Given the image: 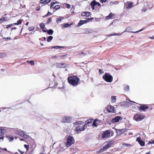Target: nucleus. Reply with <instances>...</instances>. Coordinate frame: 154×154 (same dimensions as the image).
I'll return each mask as SVG.
<instances>
[{"label":"nucleus","instance_id":"24","mask_svg":"<svg viewBox=\"0 0 154 154\" xmlns=\"http://www.w3.org/2000/svg\"><path fill=\"white\" fill-rule=\"evenodd\" d=\"M97 2L95 1H93L91 3V7H93L94 6L96 5Z\"/></svg>","mask_w":154,"mask_h":154},{"label":"nucleus","instance_id":"40","mask_svg":"<svg viewBox=\"0 0 154 154\" xmlns=\"http://www.w3.org/2000/svg\"><path fill=\"white\" fill-rule=\"evenodd\" d=\"M131 146V144H124L122 145V146L123 147L125 146L128 147L130 146Z\"/></svg>","mask_w":154,"mask_h":154},{"label":"nucleus","instance_id":"49","mask_svg":"<svg viewBox=\"0 0 154 154\" xmlns=\"http://www.w3.org/2000/svg\"><path fill=\"white\" fill-rule=\"evenodd\" d=\"M24 147L27 150L29 148V146L28 145H27L26 144H25L24 145Z\"/></svg>","mask_w":154,"mask_h":154},{"label":"nucleus","instance_id":"44","mask_svg":"<svg viewBox=\"0 0 154 154\" xmlns=\"http://www.w3.org/2000/svg\"><path fill=\"white\" fill-rule=\"evenodd\" d=\"M6 18H5V17H3L2 18H1L0 19V20L1 21H2V22H5V20H6Z\"/></svg>","mask_w":154,"mask_h":154},{"label":"nucleus","instance_id":"18","mask_svg":"<svg viewBox=\"0 0 154 154\" xmlns=\"http://www.w3.org/2000/svg\"><path fill=\"white\" fill-rule=\"evenodd\" d=\"M40 28L42 29L43 31L44 32H46V30L44 29L45 25L43 23H41L40 24Z\"/></svg>","mask_w":154,"mask_h":154},{"label":"nucleus","instance_id":"42","mask_svg":"<svg viewBox=\"0 0 154 154\" xmlns=\"http://www.w3.org/2000/svg\"><path fill=\"white\" fill-rule=\"evenodd\" d=\"M96 119H95L93 123V126H95V127H97V123H96Z\"/></svg>","mask_w":154,"mask_h":154},{"label":"nucleus","instance_id":"13","mask_svg":"<svg viewBox=\"0 0 154 154\" xmlns=\"http://www.w3.org/2000/svg\"><path fill=\"white\" fill-rule=\"evenodd\" d=\"M130 30V27H128L126 28L125 30L123 32V33H124V32H132V33H137L138 32H140L143 31V29H141L140 30L138 31H137L136 32H133V31L130 32L129 31V30Z\"/></svg>","mask_w":154,"mask_h":154},{"label":"nucleus","instance_id":"5","mask_svg":"<svg viewBox=\"0 0 154 154\" xmlns=\"http://www.w3.org/2000/svg\"><path fill=\"white\" fill-rule=\"evenodd\" d=\"M75 142V140L74 138L72 136L69 135L67 137L66 145L68 147L74 144Z\"/></svg>","mask_w":154,"mask_h":154},{"label":"nucleus","instance_id":"17","mask_svg":"<svg viewBox=\"0 0 154 154\" xmlns=\"http://www.w3.org/2000/svg\"><path fill=\"white\" fill-rule=\"evenodd\" d=\"M51 0H40V3L42 4H46L50 2Z\"/></svg>","mask_w":154,"mask_h":154},{"label":"nucleus","instance_id":"56","mask_svg":"<svg viewBox=\"0 0 154 154\" xmlns=\"http://www.w3.org/2000/svg\"><path fill=\"white\" fill-rule=\"evenodd\" d=\"M132 102V103H135V102H134V101H131V100H129L128 101H127V103H128V104H129V102Z\"/></svg>","mask_w":154,"mask_h":154},{"label":"nucleus","instance_id":"14","mask_svg":"<svg viewBox=\"0 0 154 154\" xmlns=\"http://www.w3.org/2000/svg\"><path fill=\"white\" fill-rule=\"evenodd\" d=\"M107 110L109 112H114V106L110 105L108 106Z\"/></svg>","mask_w":154,"mask_h":154},{"label":"nucleus","instance_id":"55","mask_svg":"<svg viewBox=\"0 0 154 154\" xmlns=\"http://www.w3.org/2000/svg\"><path fill=\"white\" fill-rule=\"evenodd\" d=\"M149 38L151 39H154V35L151 37H149Z\"/></svg>","mask_w":154,"mask_h":154},{"label":"nucleus","instance_id":"21","mask_svg":"<svg viewBox=\"0 0 154 154\" xmlns=\"http://www.w3.org/2000/svg\"><path fill=\"white\" fill-rule=\"evenodd\" d=\"M92 30L91 29H87L85 32V33L88 34L89 33H91L92 32Z\"/></svg>","mask_w":154,"mask_h":154},{"label":"nucleus","instance_id":"32","mask_svg":"<svg viewBox=\"0 0 154 154\" xmlns=\"http://www.w3.org/2000/svg\"><path fill=\"white\" fill-rule=\"evenodd\" d=\"M58 2H52V3L51 4V6H50V8L51 9L52 8H54V7L55 6H54V5L56 3H57Z\"/></svg>","mask_w":154,"mask_h":154},{"label":"nucleus","instance_id":"64","mask_svg":"<svg viewBox=\"0 0 154 154\" xmlns=\"http://www.w3.org/2000/svg\"><path fill=\"white\" fill-rule=\"evenodd\" d=\"M17 29V28L15 27H13V28H11V30H12L13 29Z\"/></svg>","mask_w":154,"mask_h":154},{"label":"nucleus","instance_id":"36","mask_svg":"<svg viewBox=\"0 0 154 154\" xmlns=\"http://www.w3.org/2000/svg\"><path fill=\"white\" fill-rule=\"evenodd\" d=\"M61 20H62V19L61 17H60L56 19V22H57L58 23L60 22L61 21Z\"/></svg>","mask_w":154,"mask_h":154},{"label":"nucleus","instance_id":"31","mask_svg":"<svg viewBox=\"0 0 154 154\" xmlns=\"http://www.w3.org/2000/svg\"><path fill=\"white\" fill-rule=\"evenodd\" d=\"M65 47L64 46H51L50 48H64Z\"/></svg>","mask_w":154,"mask_h":154},{"label":"nucleus","instance_id":"10","mask_svg":"<svg viewBox=\"0 0 154 154\" xmlns=\"http://www.w3.org/2000/svg\"><path fill=\"white\" fill-rule=\"evenodd\" d=\"M72 120V118L70 117H64L62 120L63 123H70Z\"/></svg>","mask_w":154,"mask_h":154},{"label":"nucleus","instance_id":"61","mask_svg":"<svg viewBox=\"0 0 154 154\" xmlns=\"http://www.w3.org/2000/svg\"><path fill=\"white\" fill-rule=\"evenodd\" d=\"M12 24H13V25H20V23H13Z\"/></svg>","mask_w":154,"mask_h":154},{"label":"nucleus","instance_id":"7","mask_svg":"<svg viewBox=\"0 0 154 154\" xmlns=\"http://www.w3.org/2000/svg\"><path fill=\"white\" fill-rule=\"evenodd\" d=\"M122 117L121 116H116L113 118L111 120V122L112 124H114L115 123L118 122L119 120H122Z\"/></svg>","mask_w":154,"mask_h":154},{"label":"nucleus","instance_id":"3","mask_svg":"<svg viewBox=\"0 0 154 154\" xmlns=\"http://www.w3.org/2000/svg\"><path fill=\"white\" fill-rule=\"evenodd\" d=\"M114 142L111 140L108 142L106 144L103 146L102 148H101L98 152L99 153L103 151V150H105L108 149L111 147L112 145L113 144Z\"/></svg>","mask_w":154,"mask_h":154},{"label":"nucleus","instance_id":"52","mask_svg":"<svg viewBox=\"0 0 154 154\" xmlns=\"http://www.w3.org/2000/svg\"><path fill=\"white\" fill-rule=\"evenodd\" d=\"M22 20H18L17 21V23H20V24L22 23Z\"/></svg>","mask_w":154,"mask_h":154},{"label":"nucleus","instance_id":"43","mask_svg":"<svg viewBox=\"0 0 154 154\" xmlns=\"http://www.w3.org/2000/svg\"><path fill=\"white\" fill-rule=\"evenodd\" d=\"M14 139V137H11L8 138V140H9V141L10 142H11L12 140H13Z\"/></svg>","mask_w":154,"mask_h":154},{"label":"nucleus","instance_id":"19","mask_svg":"<svg viewBox=\"0 0 154 154\" xmlns=\"http://www.w3.org/2000/svg\"><path fill=\"white\" fill-rule=\"evenodd\" d=\"M86 23V21L85 20H80L79 23L78 24V25L79 26H81L83 25L84 23Z\"/></svg>","mask_w":154,"mask_h":154},{"label":"nucleus","instance_id":"23","mask_svg":"<svg viewBox=\"0 0 154 154\" xmlns=\"http://www.w3.org/2000/svg\"><path fill=\"white\" fill-rule=\"evenodd\" d=\"M124 90L128 92L130 91L129 87L128 85H126L125 86Z\"/></svg>","mask_w":154,"mask_h":154},{"label":"nucleus","instance_id":"28","mask_svg":"<svg viewBox=\"0 0 154 154\" xmlns=\"http://www.w3.org/2000/svg\"><path fill=\"white\" fill-rule=\"evenodd\" d=\"M53 38V37L52 36H48L47 39V41L48 42H50L51 41Z\"/></svg>","mask_w":154,"mask_h":154},{"label":"nucleus","instance_id":"54","mask_svg":"<svg viewBox=\"0 0 154 154\" xmlns=\"http://www.w3.org/2000/svg\"><path fill=\"white\" fill-rule=\"evenodd\" d=\"M18 151L19 152H20L21 154H24V153H25L24 152H22L21 150H19Z\"/></svg>","mask_w":154,"mask_h":154},{"label":"nucleus","instance_id":"6","mask_svg":"<svg viewBox=\"0 0 154 154\" xmlns=\"http://www.w3.org/2000/svg\"><path fill=\"white\" fill-rule=\"evenodd\" d=\"M134 119L137 122L141 121L145 118V116L140 114H136L134 115Z\"/></svg>","mask_w":154,"mask_h":154},{"label":"nucleus","instance_id":"9","mask_svg":"<svg viewBox=\"0 0 154 154\" xmlns=\"http://www.w3.org/2000/svg\"><path fill=\"white\" fill-rule=\"evenodd\" d=\"M55 65L56 67L58 68H64L66 66V64L64 63H56L55 64Z\"/></svg>","mask_w":154,"mask_h":154},{"label":"nucleus","instance_id":"16","mask_svg":"<svg viewBox=\"0 0 154 154\" xmlns=\"http://www.w3.org/2000/svg\"><path fill=\"white\" fill-rule=\"evenodd\" d=\"M20 134V135L23 137L24 138L27 139L29 137L28 135H26L25 133H24V132L21 131Z\"/></svg>","mask_w":154,"mask_h":154},{"label":"nucleus","instance_id":"35","mask_svg":"<svg viewBox=\"0 0 154 154\" xmlns=\"http://www.w3.org/2000/svg\"><path fill=\"white\" fill-rule=\"evenodd\" d=\"M60 8V6L58 5H57L54 7V9H55V10H57L58 9H59Z\"/></svg>","mask_w":154,"mask_h":154},{"label":"nucleus","instance_id":"58","mask_svg":"<svg viewBox=\"0 0 154 154\" xmlns=\"http://www.w3.org/2000/svg\"><path fill=\"white\" fill-rule=\"evenodd\" d=\"M101 2H105L106 1V0H100Z\"/></svg>","mask_w":154,"mask_h":154},{"label":"nucleus","instance_id":"48","mask_svg":"<svg viewBox=\"0 0 154 154\" xmlns=\"http://www.w3.org/2000/svg\"><path fill=\"white\" fill-rule=\"evenodd\" d=\"M66 6L68 8H71V6L69 4L67 3L66 4Z\"/></svg>","mask_w":154,"mask_h":154},{"label":"nucleus","instance_id":"34","mask_svg":"<svg viewBox=\"0 0 154 154\" xmlns=\"http://www.w3.org/2000/svg\"><path fill=\"white\" fill-rule=\"evenodd\" d=\"M21 131L14 130V133L16 134H18L20 135V134Z\"/></svg>","mask_w":154,"mask_h":154},{"label":"nucleus","instance_id":"60","mask_svg":"<svg viewBox=\"0 0 154 154\" xmlns=\"http://www.w3.org/2000/svg\"><path fill=\"white\" fill-rule=\"evenodd\" d=\"M1 149L3 150H4L6 151H7L8 150L6 148H3V149Z\"/></svg>","mask_w":154,"mask_h":154},{"label":"nucleus","instance_id":"57","mask_svg":"<svg viewBox=\"0 0 154 154\" xmlns=\"http://www.w3.org/2000/svg\"><path fill=\"white\" fill-rule=\"evenodd\" d=\"M90 18H88L87 19V20H85L86 21V23L88 22L90 20Z\"/></svg>","mask_w":154,"mask_h":154},{"label":"nucleus","instance_id":"39","mask_svg":"<svg viewBox=\"0 0 154 154\" xmlns=\"http://www.w3.org/2000/svg\"><path fill=\"white\" fill-rule=\"evenodd\" d=\"M51 14H52L50 12L48 11V13L46 15H45L43 17H45L47 16H49Z\"/></svg>","mask_w":154,"mask_h":154},{"label":"nucleus","instance_id":"37","mask_svg":"<svg viewBox=\"0 0 154 154\" xmlns=\"http://www.w3.org/2000/svg\"><path fill=\"white\" fill-rule=\"evenodd\" d=\"M51 20H52L51 18V17H49L47 20V22L46 24H49L50 23V22H51Z\"/></svg>","mask_w":154,"mask_h":154},{"label":"nucleus","instance_id":"59","mask_svg":"<svg viewBox=\"0 0 154 154\" xmlns=\"http://www.w3.org/2000/svg\"><path fill=\"white\" fill-rule=\"evenodd\" d=\"M87 53H84L83 52H82V53L81 54H84V56H85V55H86V54H87Z\"/></svg>","mask_w":154,"mask_h":154},{"label":"nucleus","instance_id":"30","mask_svg":"<svg viewBox=\"0 0 154 154\" xmlns=\"http://www.w3.org/2000/svg\"><path fill=\"white\" fill-rule=\"evenodd\" d=\"M71 25H72L71 24H69L68 23H65L63 25V27L64 28L68 27L69 26Z\"/></svg>","mask_w":154,"mask_h":154},{"label":"nucleus","instance_id":"22","mask_svg":"<svg viewBox=\"0 0 154 154\" xmlns=\"http://www.w3.org/2000/svg\"><path fill=\"white\" fill-rule=\"evenodd\" d=\"M5 132V130L4 129H0V135L2 136Z\"/></svg>","mask_w":154,"mask_h":154},{"label":"nucleus","instance_id":"53","mask_svg":"<svg viewBox=\"0 0 154 154\" xmlns=\"http://www.w3.org/2000/svg\"><path fill=\"white\" fill-rule=\"evenodd\" d=\"M96 5H97L98 6L101 7L100 4L98 2H97Z\"/></svg>","mask_w":154,"mask_h":154},{"label":"nucleus","instance_id":"26","mask_svg":"<svg viewBox=\"0 0 154 154\" xmlns=\"http://www.w3.org/2000/svg\"><path fill=\"white\" fill-rule=\"evenodd\" d=\"M112 101V102L115 103L116 100V96H113L111 97Z\"/></svg>","mask_w":154,"mask_h":154},{"label":"nucleus","instance_id":"29","mask_svg":"<svg viewBox=\"0 0 154 154\" xmlns=\"http://www.w3.org/2000/svg\"><path fill=\"white\" fill-rule=\"evenodd\" d=\"M6 56V54L5 53H0V58L4 57Z\"/></svg>","mask_w":154,"mask_h":154},{"label":"nucleus","instance_id":"62","mask_svg":"<svg viewBox=\"0 0 154 154\" xmlns=\"http://www.w3.org/2000/svg\"><path fill=\"white\" fill-rule=\"evenodd\" d=\"M52 58L56 59L57 58V56H54L52 57Z\"/></svg>","mask_w":154,"mask_h":154},{"label":"nucleus","instance_id":"46","mask_svg":"<svg viewBox=\"0 0 154 154\" xmlns=\"http://www.w3.org/2000/svg\"><path fill=\"white\" fill-rule=\"evenodd\" d=\"M13 25V24H10L6 26V28H7V29H8V28L11 27Z\"/></svg>","mask_w":154,"mask_h":154},{"label":"nucleus","instance_id":"33","mask_svg":"<svg viewBox=\"0 0 154 154\" xmlns=\"http://www.w3.org/2000/svg\"><path fill=\"white\" fill-rule=\"evenodd\" d=\"M27 62L28 63H29L32 65H34L35 64L33 60H30L29 61H27Z\"/></svg>","mask_w":154,"mask_h":154},{"label":"nucleus","instance_id":"15","mask_svg":"<svg viewBox=\"0 0 154 154\" xmlns=\"http://www.w3.org/2000/svg\"><path fill=\"white\" fill-rule=\"evenodd\" d=\"M148 107L147 106L143 105L140 107L139 110L140 111L144 110L148 108Z\"/></svg>","mask_w":154,"mask_h":154},{"label":"nucleus","instance_id":"45","mask_svg":"<svg viewBox=\"0 0 154 154\" xmlns=\"http://www.w3.org/2000/svg\"><path fill=\"white\" fill-rule=\"evenodd\" d=\"M123 33V32L121 33H114L113 35H121Z\"/></svg>","mask_w":154,"mask_h":154},{"label":"nucleus","instance_id":"20","mask_svg":"<svg viewBox=\"0 0 154 154\" xmlns=\"http://www.w3.org/2000/svg\"><path fill=\"white\" fill-rule=\"evenodd\" d=\"M46 32H47L48 35H52L54 31L52 29H50L46 31Z\"/></svg>","mask_w":154,"mask_h":154},{"label":"nucleus","instance_id":"12","mask_svg":"<svg viewBox=\"0 0 154 154\" xmlns=\"http://www.w3.org/2000/svg\"><path fill=\"white\" fill-rule=\"evenodd\" d=\"M136 140L139 143L141 146H144L145 142L142 140L140 137H137Z\"/></svg>","mask_w":154,"mask_h":154},{"label":"nucleus","instance_id":"25","mask_svg":"<svg viewBox=\"0 0 154 154\" xmlns=\"http://www.w3.org/2000/svg\"><path fill=\"white\" fill-rule=\"evenodd\" d=\"M133 6V3L131 2H130L128 3V5H127V8H131Z\"/></svg>","mask_w":154,"mask_h":154},{"label":"nucleus","instance_id":"2","mask_svg":"<svg viewBox=\"0 0 154 154\" xmlns=\"http://www.w3.org/2000/svg\"><path fill=\"white\" fill-rule=\"evenodd\" d=\"M74 126H76L75 127L76 131L80 132L81 131H83L85 130V128L84 125V122L81 121L75 122L74 123Z\"/></svg>","mask_w":154,"mask_h":154},{"label":"nucleus","instance_id":"41","mask_svg":"<svg viewBox=\"0 0 154 154\" xmlns=\"http://www.w3.org/2000/svg\"><path fill=\"white\" fill-rule=\"evenodd\" d=\"M151 144H154V140H151L149 141L147 143L148 145Z\"/></svg>","mask_w":154,"mask_h":154},{"label":"nucleus","instance_id":"27","mask_svg":"<svg viewBox=\"0 0 154 154\" xmlns=\"http://www.w3.org/2000/svg\"><path fill=\"white\" fill-rule=\"evenodd\" d=\"M112 16L113 14L112 13H110V14H109L108 16L106 17V19L109 20V19H111Z\"/></svg>","mask_w":154,"mask_h":154},{"label":"nucleus","instance_id":"8","mask_svg":"<svg viewBox=\"0 0 154 154\" xmlns=\"http://www.w3.org/2000/svg\"><path fill=\"white\" fill-rule=\"evenodd\" d=\"M111 131L109 130H107L105 131L102 134V137L103 138H108L110 137Z\"/></svg>","mask_w":154,"mask_h":154},{"label":"nucleus","instance_id":"4","mask_svg":"<svg viewBox=\"0 0 154 154\" xmlns=\"http://www.w3.org/2000/svg\"><path fill=\"white\" fill-rule=\"evenodd\" d=\"M103 78L106 82L110 83L112 81V76L109 73H106L103 76Z\"/></svg>","mask_w":154,"mask_h":154},{"label":"nucleus","instance_id":"38","mask_svg":"<svg viewBox=\"0 0 154 154\" xmlns=\"http://www.w3.org/2000/svg\"><path fill=\"white\" fill-rule=\"evenodd\" d=\"M35 28V27L33 26H32L31 27H28V30L30 31L34 29Z\"/></svg>","mask_w":154,"mask_h":154},{"label":"nucleus","instance_id":"51","mask_svg":"<svg viewBox=\"0 0 154 154\" xmlns=\"http://www.w3.org/2000/svg\"><path fill=\"white\" fill-rule=\"evenodd\" d=\"M99 73L100 74L103 73V72L102 71L101 69H99Z\"/></svg>","mask_w":154,"mask_h":154},{"label":"nucleus","instance_id":"50","mask_svg":"<svg viewBox=\"0 0 154 154\" xmlns=\"http://www.w3.org/2000/svg\"><path fill=\"white\" fill-rule=\"evenodd\" d=\"M86 12H83L81 14V15L82 16H85L86 17Z\"/></svg>","mask_w":154,"mask_h":154},{"label":"nucleus","instance_id":"47","mask_svg":"<svg viewBox=\"0 0 154 154\" xmlns=\"http://www.w3.org/2000/svg\"><path fill=\"white\" fill-rule=\"evenodd\" d=\"M86 17H89L90 16V12H86Z\"/></svg>","mask_w":154,"mask_h":154},{"label":"nucleus","instance_id":"1","mask_svg":"<svg viewBox=\"0 0 154 154\" xmlns=\"http://www.w3.org/2000/svg\"><path fill=\"white\" fill-rule=\"evenodd\" d=\"M67 80L68 82L71 85L76 86L78 85V82L80 79L76 76L72 75L68 77Z\"/></svg>","mask_w":154,"mask_h":154},{"label":"nucleus","instance_id":"63","mask_svg":"<svg viewBox=\"0 0 154 154\" xmlns=\"http://www.w3.org/2000/svg\"><path fill=\"white\" fill-rule=\"evenodd\" d=\"M146 10L144 8H143L142 10V11H146Z\"/></svg>","mask_w":154,"mask_h":154},{"label":"nucleus","instance_id":"11","mask_svg":"<svg viewBox=\"0 0 154 154\" xmlns=\"http://www.w3.org/2000/svg\"><path fill=\"white\" fill-rule=\"evenodd\" d=\"M127 129L126 128L122 129H117L116 130L117 134L118 136H120L122 133L126 131Z\"/></svg>","mask_w":154,"mask_h":154}]
</instances>
